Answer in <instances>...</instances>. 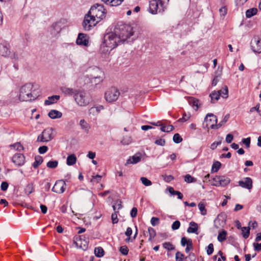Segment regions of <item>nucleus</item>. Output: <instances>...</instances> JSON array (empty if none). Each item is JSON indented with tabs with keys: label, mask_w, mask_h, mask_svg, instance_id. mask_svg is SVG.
<instances>
[{
	"label": "nucleus",
	"mask_w": 261,
	"mask_h": 261,
	"mask_svg": "<svg viewBox=\"0 0 261 261\" xmlns=\"http://www.w3.org/2000/svg\"><path fill=\"white\" fill-rule=\"evenodd\" d=\"M106 12L103 6L96 4L92 6L85 17L83 27L85 30H90L106 16Z\"/></svg>",
	"instance_id": "obj_1"
},
{
	"label": "nucleus",
	"mask_w": 261,
	"mask_h": 261,
	"mask_svg": "<svg viewBox=\"0 0 261 261\" xmlns=\"http://www.w3.org/2000/svg\"><path fill=\"white\" fill-rule=\"evenodd\" d=\"M117 35L114 30L105 35L104 41L100 46L101 53L107 54L121 43Z\"/></svg>",
	"instance_id": "obj_2"
},
{
	"label": "nucleus",
	"mask_w": 261,
	"mask_h": 261,
	"mask_svg": "<svg viewBox=\"0 0 261 261\" xmlns=\"http://www.w3.org/2000/svg\"><path fill=\"white\" fill-rule=\"evenodd\" d=\"M38 96V93L31 83H27L21 87L20 90V100L28 101L35 99Z\"/></svg>",
	"instance_id": "obj_3"
},
{
	"label": "nucleus",
	"mask_w": 261,
	"mask_h": 261,
	"mask_svg": "<svg viewBox=\"0 0 261 261\" xmlns=\"http://www.w3.org/2000/svg\"><path fill=\"white\" fill-rule=\"evenodd\" d=\"M120 38V42L123 43L134 35L133 28L129 24L120 23L118 24L114 29Z\"/></svg>",
	"instance_id": "obj_4"
},
{
	"label": "nucleus",
	"mask_w": 261,
	"mask_h": 261,
	"mask_svg": "<svg viewBox=\"0 0 261 261\" xmlns=\"http://www.w3.org/2000/svg\"><path fill=\"white\" fill-rule=\"evenodd\" d=\"M169 2V0H151L149 3V12L152 14L164 12Z\"/></svg>",
	"instance_id": "obj_5"
},
{
	"label": "nucleus",
	"mask_w": 261,
	"mask_h": 261,
	"mask_svg": "<svg viewBox=\"0 0 261 261\" xmlns=\"http://www.w3.org/2000/svg\"><path fill=\"white\" fill-rule=\"evenodd\" d=\"M55 137L54 131L52 128H46L38 136L37 141L45 143L51 141Z\"/></svg>",
	"instance_id": "obj_6"
},
{
	"label": "nucleus",
	"mask_w": 261,
	"mask_h": 261,
	"mask_svg": "<svg viewBox=\"0 0 261 261\" xmlns=\"http://www.w3.org/2000/svg\"><path fill=\"white\" fill-rule=\"evenodd\" d=\"M76 103L81 107L87 106L89 102V98L86 92L82 91H76L74 95Z\"/></svg>",
	"instance_id": "obj_7"
},
{
	"label": "nucleus",
	"mask_w": 261,
	"mask_h": 261,
	"mask_svg": "<svg viewBox=\"0 0 261 261\" xmlns=\"http://www.w3.org/2000/svg\"><path fill=\"white\" fill-rule=\"evenodd\" d=\"M205 121L208 129H218L221 126L220 123L217 124V117L213 114H208L205 118Z\"/></svg>",
	"instance_id": "obj_8"
},
{
	"label": "nucleus",
	"mask_w": 261,
	"mask_h": 261,
	"mask_svg": "<svg viewBox=\"0 0 261 261\" xmlns=\"http://www.w3.org/2000/svg\"><path fill=\"white\" fill-rule=\"evenodd\" d=\"M120 95L119 90L115 87H111L105 93L106 100L109 102L116 101Z\"/></svg>",
	"instance_id": "obj_9"
},
{
	"label": "nucleus",
	"mask_w": 261,
	"mask_h": 261,
	"mask_svg": "<svg viewBox=\"0 0 261 261\" xmlns=\"http://www.w3.org/2000/svg\"><path fill=\"white\" fill-rule=\"evenodd\" d=\"M251 47L255 53L261 52V39L258 36H255L251 41Z\"/></svg>",
	"instance_id": "obj_10"
},
{
	"label": "nucleus",
	"mask_w": 261,
	"mask_h": 261,
	"mask_svg": "<svg viewBox=\"0 0 261 261\" xmlns=\"http://www.w3.org/2000/svg\"><path fill=\"white\" fill-rule=\"evenodd\" d=\"M66 183L62 180H57L54 185L52 191L58 194L63 193L65 190Z\"/></svg>",
	"instance_id": "obj_11"
},
{
	"label": "nucleus",
	"mask_w": 261,
	"mask_h": 261,
	"mask_svg": "<svg viewBox=\"0 0 261 261\" xmlns=\"http://www.w3.org/2000/svg\"><path fill=\"white\" fill-rule=\"evenodd\" d=\"M12 161L17 166H21L25 163V157L22 153H16L12 158Z\"/></svg>",
	"instance_id": "obj_12"
},
{
	"label": "nucleus",
	"mask_w": 261,
	"mask_h": 261,
	"mask_svg": "<svg viewBox=\"0 0 261 261\" xmlns=\"http://www.w3.org/2000/svg\"><path fill=\"white\" fill-rule=\"evenodd\" d=\"M239 185L245 189L251 190L252 188V180L250 177H245L238 182Z\"/></svg>",
	"instance_id": "obj_13"
},
{
	"label": "nucleus",
	"mask_w": 261,
	"mask_h": 261,
	"mask_svg": "<svg viewBox=\"0 0 261 261\" xmlns=\"http://www.w3.org/2000/svg\"><path fill=\"white\" fill-rule=\"evenodd\" d=\"M88 43L89 41L87 39V36L82 33L79 34L76 39V43L79 45L87 46L88 45Z\"/></svg>",
	"instance_id": "obj_14"
},
{
	"label": "nucleus",
	"mask_w": 261,
	"mask_h": 261,
	"mask_svg": "<svg viewBox=\"0 0 261 261\" xmlns=\"http://www.w3.org/2000/svg\"><path fill=\"white\" fill-rule=\"evenodd\" d=\"M60 96L59 95L49 96L47 99L45 100L44 104L45 105H50L55 103L60 99Z\"/></svg>",
	"instance_id": "obj_15"
},
{
	"label": "nucleus",
	"mask_w": 261,
	"mask_h": 261,
	"mask_svg": "<svg viewBox=\"0 0 261 261\" xmlns=\"http://www.w3.org/2000/svg\"><path fill=\"white\" fill-rule=\"evenodd\" d=\"M141 155H138L137 154L133 155V156L129 158L125 163V165L131 164H136L139 162L141 161Z\"/></svg>",
	"instance_id": "obj_16"
},
{
	"label": "nucleus",
	"mask_w": 261,
	"mask_h": 261,
	"mask_svg": "<svg viewBox=\"0 0 261 261\" xmlns=\"http://www.w3.org/2000/svg\"><path fill=\"white\" fill-rule=\"evenodd\" d=\"M93 71L95 74L93 76L92 78L95 79H98L99 82L101 81L103 79V72L97 67H95L93 68Z\"/></svg>",
	"instance_id": "obj_17"
},
{
	"label": "nucleus",
	"mask_w": 261,
	"mask_h": 261,
	"mask_svg": "<svg viewBox=\"0 0 261 261\" xmlns=\"http://www.w3.org/2000/svg\"><path fill=\"white\" fill-rule=\"evenodd\" d=\"M48 115L51 119H54L61 118L62 113L58 110H51L49 112Z\"/></svg>",
	"instance_id": "obj_18"
},
{
	"label": "nucleus",
	"mask_w": 261,
	"mask_h": 261,
	"mask_svg": "<svg viewBox=\"0 0 261 261\" xmlns=\"http://www.w3.org/2000/svg\"><path fill=\"white\" fill-rule=\"evenodd\" d=\"M220 186L224 187L230 183V179L225 176H219Z\"/></svg>",
	"instance_id": "obj_19"
},
{
	"label": "nucleus",
	"mask_w": 261,
	"mask_h": 261,
	"mask_svg": "<svg viewBox=\"0 0 261 261\" xmlns=\"http://www.w3.org/2000/svg\"><path fill=\"white\" fill-rule=\"evenodd\" d=\"M258 12V9L256 8H252L246 10L245 15L246 18H250L252 16L255 15Z\"/></svg>",
	"instance_id": "obj_20"
},
{
	"label": "nucleus",
	"mask_w": 261,
	"mask_h": 261,
	"mask_svg": "<svg viewBox=\"0 0 261 261\" xmlns=\"http://www.w3.org/2000/svg\"><path fill=\"white\" fill-rule=\"evenodd\" d=\"M198 225L197 223L194 222H191L190 223V226L187 229V231L189 233H195L198 234L197 230H198Z\"/></svg>",
	"instance_id": "obj_21"
},
{
	"label": "nucleus",
	"mask_w": 261,
	"mask_h": 261,
	"mask_svg": "<svg viewBox=\"0 0 261 261\" xmlns=\"http://www.w3.org/2000/svg\"><path fill=\"white\" fill-rule=\"evenodd\" d=\"M103 109V107L102 106H99L97 107H94L91 108L89 110V113L90 114H92L93 115H97L100 111Z\"/></svg>",
	"instance_id": "obj_22"
},
{
	"label": "nucleus",
	"mask_w": 261,
	"mask_h": 261,
	"mask_svg": "<svg viewBox=\"0 0 261 261\" xmlns=\"http://www.w3.org/2000/svg\"><path fill=\"white\" fill-rule=\"evenodd\" d=\"M77 159L74 154H70L67 158V164L71 166L75 164Z\"/></svg>",
	"instance_id": "obj_23"
},
{
	"label": "nucleus",
	"mask_w": 261,
	"mask_h": 261,
	"mask_svg": "<svg viewBox=\"0 0 261 261\" xmlns=\"http://www.w3.org/2000/svg\"><path fill=\"white\" fill-rule=\"evenodd\" d=\"M105 4L111 6H116L121 4L123 0H101Z\"/></svg>",
	"instance_id": "obj_24"
},
{
	"label": "nucleus",
	"mask_w": 261,
	"mask_h": 261,
	"mask_svg": "<svg viewBox=\"0 0 261 261\" xmlns=\"http://www.w3.org/2000/svg\"><path fill=\"white\" fill-rule=\"evenodd\" d=\"M61 90L62 92L66 95H74L75 93L76 92L72 88H69L66 87H62L61 88Z\"/></svg>",
	"instance_id": "obj_25"
},
{
	"label": "nucleus",
	"mask_w": 261,
	"mask_h": 261,
	"mask_svg": "<svg viewBox=\"0 0 261 261\" xmlns=\"http://www.w3.org/2000/svg\"><path fill=\"white\" fill-rule=\"evenodd\" d=\"M105 251L101 247H97L95 248L94 254L98 257H101L104 255Z\"/></svg>",
	"instance_id": "obj_26"
},
{
	"label": "nucleus",
	"mask_w": 261,
	"mask_h": 261,
	"mask_svg": "<svg viewBox=\"0 0 261 261\" xmlns=\"http://www.w3.org/2000/svg\"><path fill=\"white\" fill-rule=\"evenodd\" d=\"M220 95L218 91H213L211 94L210 97L211 98V100L213 102H215L217 101L220 98Z\"/></svg>",
	"instance_id": "obj_27"
},
{
	"label": "nucleus",
	"mask_w": 261,
	"mask_h": 261,
	"mask_svg": "<svg viewBox=\"0 0 261 261\" xmlns=\"http://www.w3.org/2000/svg\"><path fill=\"white\" fill-rule=\"evenodd\" d=\"M80 125L81 128L85 131H88L90 128L89 124L84 119H81L80 120Z\"/></svg>",
	"instance_id": "obj_28"
},
{
	"label": "nucleus",
	"mask_w": 261,
	"mask_h": 261,
	"mask_svg": "<svg viewBox=\"0 0 261 261\" xmlns=\"http://www.w3.org/2000/svg\"><path fill=\"white\" fill-rule=\"evenodd\" d=\"M227 234V231L225 230L220 232L218 236V240L220 242H223L226 239Z\"/></svg>",
	"instance_id": "obj_29"
},
{
	"label": "nucleus",
	"mask_w": 261,
	"mask_h": 261,
	"mask_svg": "<svg viewBox=\"0 0 261 261\" xmlns=\"http://www.w3.org/2000/svg\"><path fill=\"white\" fill-rule=\"evenodd\" d=\"M220 96L223 98H227L228 97V90L227 86H225L222 89L218 91Z\"/></svg>",
	"instance_id": "obj_30"
},
{
	"label": "nucleus",
	"mask_w": 261,
	"mask_h": 261,
	"mask_svg": "<svg viewBox=\"0 0 261 261\" xmlns=\"http://www.w3.org/2000/svg\"><path fill=\"white\" fill-rule=\"evenodd\" d=\"M169 193L172 195H177L178 197V198L181 199L183 197V195L181 192L177 191H175L174 189L172 187H170L169 188Z\"/></svg>",
	"instance_id": "obj_31"
},
{
	"label": "nucleus",
	"mask_w": 261,
	"mask_h": 261,
	"mask_svg": "<svg viewBox=\"0 0 261 261\" xmlns=\"http://www.w3.org/2000/svg\"><path fill=\"white\" fill-rule=\"evenodd\" d=\"M242 234L245 239L248 238L250 234V227H243L241 228Z\"/></svg>",
	"instance_id": "obj_32"
},
{
	"label": "nucleus",
	"mask_w": 261,
	"mask_h": 261,
	"mask_svg": "<svg viewBox=\"0 0 261 261\" xmlns=\"http://www.w3.org/2000/svg\"><path fill=\"white\" fill-rule=\"evenodd\" d=\"M34 191V186L33 184H29L25 188V192L29 195Z\"/></svg>",
	"instance_id": "obj_33"
},
{
	"label": "nucleus",
	"mask_w": 261,
	"mask_h": 261,
	"mask_svg": "<svg viewBox=\"0 0 261 261\" xmlns=\"http://www.w3.org/2000/svg\"><path fill=\"white\" fill-rule=\"evenodd\" d=\"M198 208L200 211L202 215H205L207 213V211L205 208V205L203 203L200 202L198 205Z\"/></svg>",
	"instance_id": "obj_34"
},
{
	"label": "nucleus",
	"mask_w": 261,
	"mask_h": 261,
	"mask_svg": "<svg viewBox=\"0 0 261 261\" xmlns=\"http://www.w3.org/2000/svg\"><path fill=\"white\" fill-rule=\"evenodd\" d=\"M189 102L193 107H196L197 109L198 108L199 100L198 99L193 97H190Z\"/></svg>",
	"instance_id": "obj_35"
},
{
	"label": "nucleus",
	"mask_w": 261,
	"mask_h": 261,
	"mask_svg": "<svg viewBox=\"0 0 261 261\" xmlns=\"http://www.w3.org/2000/svg\"><path fill=\"white\" fill-rule=\"evenodd\" d=\"M11 147L14 150H18L19 151H21L24 149L22 144L19 142L14 144L13 145H11Z\"/></svg>",
	"instance_id": "obj_36"
},
{
	"label": "nucleus",
	"mask_w": 261,
	"mask_h": 261,
	"mask_svg": "<svg viewBox=\"0 0 261 261\" xmlns=\"http://www.w3.org/2000/svg\"><path fill=\"white\" fill-rule=\"evenodd\" d=\"M43 162V159L41 156H38L35 158V161L33 164L34 168L38 167Z\"/></svg>",
	"instance_id": "obj_37"
},
{
	"label": "nucleus",
	"mask_w": 261,
	"mask_h": 261,
	"mask_svg": "<svg viewBox=\"0 0 261 261\" xmlns=\"http://www.w3.org/2000/svg\"><path fill=\"white\" fill-rule=\"evenodd\" d=\"M174 129L173 126L172 125H163L161 127V129L164 132H170Z\"/></svg>",
	"instance_id": "obj_38"
},
{
	"label": "nucleus",
	"mask_w": 261,
	"mask_h": 261,
	"mask_svg": "<svg viewBox=\"0 0 261 261\" xmlns=\"http://www.w3.org/2000/svg\"><path fill=\"white\" fill-rule=\"evenodd\" d=\"M221 166V164L218 161L214 163L212 166V170L213 172H217Z\"/></svg>",
	"instance_id": "obj_39"
},
{
	"label": "nucleus",
	"mask_w": 261,
	"mask_h": 261,
	"mask_svg": "<svg viewBox=\"0 0 261 261\" xmlns=\"http://www.w3.org/2000/svg\"><path fill=\"white\" fill-rule=\"evenodd\" d=\"M140 180L141 181L143 185L145 186H150L152 185V182L148 179L146 177H141L140 178Z\"/></svg>",
	"instance_id": "obj_40"
},
{
	"label": "nucleus",
	"mask_w": 261,
	"mask_h": 261,
	"mask_svg": "<svg viewBox=\"0 0 261 261\" xmlns=\"http://www.w3.org/2000/svg\"><path fill=\"white\" fill-rule=\"evenodd\" d=\"M185 181L188 183L195 182L196 179L191 176L190 174H187L185 176Z\"/></svg>",
	"instance_id": "obj_41"
},
{
	"label": "nucleus",
	"mask_w": 261,
	"mask_h": 261,
	"mask_svg": "<svg viewBox=\"0 0 261 261\" xmlns=\"http://www.w3.org/2000/svg\"><path fill=\"white\" fill-rule=\"evenodd\" d=\"M148 231L149 234V240H151L152 239H153L155 237V236L156 235L155 230H154V228L150 227L148 228Z\"/></svg>",
	"instance_id": "obj_42"
},
{
	"label": "nucleus",
	"mask_w": 261,
	"mask_h": 261,
	"mask_svg": "<svg viewBox=\"0 0 261 261\" xmlns=\"http://www.w3.org/2000/svg\"><path fill=\"white\" fill-rule=\"evenodd\" d=\"M193 243L191 239H188L186 237H182L181 239V245L182 246H187L189 243Z\"/></svg>",
	"instance_id": "obj_43"
},
{
	"label": "nucleus",
	"mask_w": 261,
	"mask_h": 261,
	"mask_svg": "<svg viewBox=\"0 0 261 261\" xmlns=\"http://www.w3.org/2000/svg\"><path fill=\"white\" fill-rule=\"evenodd\" d=\"M58 165V162L57 161H50L47 163V167L49 168H55Z\"/></svg>",
	"instance_id": "obj_44"
},
{
	"label": "nucleus",
	"mask_w": 261,
	"mask_h": 261,
	"mask_svg": "<svg viewBox=\"0 0 261 261\" xmlns=\"http://www.w3.org/2000/svg\"><path fill=\"white\" fill-rule=\"evenodd\" d=\"M118 211H115L114 213L112 214L111 219L112 223L113 224L117 223L118 222V218L117 217Z\"/></svg>",
	"instance_id": "obj_45"
},
{
	"label": "nucleus",
	"mask_w": 261,
	"mask_h": 261,
	"mask_svg": "<svg viewBox=\"0 0 261 261\" xmlns=\"http://www.w3.org/2000/svg\"><path fill=\"white\" fill-rule=\"evenodd\" d=\"M212 185L216 187H219V176H215L212 179V181L211 182Z\"/></svg>",
	"instance_id": "obj_46"
},
{
	"label": "nucleus",
	"mask_w": 261,
	"mask_h": 261,
	"mask_svg": "<svg viewBox=\"0 0 261 261\" xmlns=\"http://www.w3.org/2000/svg\"><path fill=\"white\" fill-rule=\"evenodd\" d=\"M163 246L165 249H167L168 250H172L174 248L173 245L169 242H165L163 243Z\"/></svg>",
	"instance_id": "obj_47"
},
{
	"label": "nucleus",
	"mask_w": 261,
	"mask_h": 261,
	"mask_svg": "<svg viewBox=\"0 0 261 261\" xmlns=\"http://www.w3.org/2000/svg\"><path fill=\"white\" fill-rule=\"evenodd\" d=\"M190 118V115L189 114L184 113L182 115V118L178 119V121L180 122H184L187 121Z\"/></svg>",
	"instance_id": "obj_48"
},
{
	"label": "nucleus",
	"mask_w": 261,
	"mask_h": 261,
	"mask_svg": "<svg viewBox=\"0 0 261 261\" xmlns=\"http://www.w3.org/2000/svg\"><path fill=\"white\" fill-rule=\"evenodd\" d=\"M119 251L123 255H126L128 254V248L126 245L122 246L120 247Z\"/></svg>",
	"instance_id": "obj_49"
},
{
	"label": "nucleus",
	"mask_w": 261,
	"mask_h": 261,
	"mask_svg": "<svg viewBox=\"0 0 261 261\" xmlns=\"http://www.w3.org/2000/svg\"><path fill=\"white\" fill-rule=\"evenodd\" d=\"M173 140L174 142L179 143L182 141V139L178 134H175L173 136Z\"/></svg>",
	"instance_id": "obj_50"
},
{
	"label": "nucleus",
	"mask_w": 261,
	"mask_h": 261,
	"mask_svg": "<svg viewBox=\"0 0 261 261\" xmlns=\"http://www.w3.org/2000/svg\"><path fill=\"white\" fill-rule=\"evenodd\" d=\"M176 261H183L184 259V255L180 252H177L175 255Z\"/></svg>",
	"instance_id": "obj_51"
},
{
	"label": "nucleus",
	"mask_w": 261,
	"mask_h": 261,
	"mask_svg": "<svg viewBox=\"0 0 261 261\" xmlns=\"http://www.w3.org/2000/svg\"><path fill=\"white\" fill-rule=\"evenodd\" d=\"M214 251V246L212 243L210 244L206 248V253L208 255H211Z\"/></svg>",
	"instance_id": "obj_52"
},
{
	"label": "nucleus",
	"mask_w": 261,
	"mask_h": 261,
	"mask_svg": "<svg viewBox=\"0 0 261 261\" xmlns=\"http://www.w3.org/2000/svg\"><path fill=\"white\" fill-rule=\"evenodd\" d=\"M101 179V176L99 175H96L95 176H93L92 178L91 179V182L98 183L100 182Z\"/></svg>",
	"instance_id": "obj_53"
},
{
	"label": "nucleus",
	"mask_w": 261,
	"mask_h": 261,
	"mask_svg": "<svg viewBox=\"0 0 261 261\" xmlns=\"http://www.w3.org/2000/svg\"><path fill=\"white\" fill-rule=\"evenodd\" d=\"M150 222L151 225L154 226L159 224L160 220L157 217H152L151 219Z\"/></svg>",
	"instance_id": "obj_54"
},
{
	"label": "nucleus",
	"mask_w": 261,
	"mask_h": 261,
	"mask_svg": "<svg viewBox=\"0 0 261 261\" xmlns=\"http://www.w3.org/2000/svg\"><path fill=\"white\" fill-rule=\"evenodd\" d=\"M180 226V223L179 221H174L172 225V229L173 230L178 229Z\"/></svg>",
	"instance_id": "obj_55"
},
{
	"label": "nucleus",
	"mask_w": 261,
	"mask_h": 261,
	"mask_svg": "<svg viewBox=\"0 0 261 261\" xmlns=\"http://www.w3.org/2000/svg\"><path fill=\"white\" fill-rule=\"evenodd\" d=\"M48 150V147L46 146H42L39 148L38 151L40 154L45 153Z\"/></svg>",
	"instance_id": "obj_56"
},
{
	"label": "nucleus",
	"mask_w": 261,
	"mask_h": 261,
	"mask_svg": "<svg viewBox=\"0 0 261 261\" xmlns=\"http://www.w3.org/2000/svg\"><path fill=\"white\" fill-rule=\"evenodd\" d=\"M253 245L255 251H259L261 250V243H254Z\"/></svg>",
	"instance_id": "obj_57"
},
{
	"label": "nucleus",
	"mask_w": 261,
	"mask_h": 261,
	"mask_svg": "<svg viewBox=\"0 0 261 261\" xmlns=\"http://www.w3.org/2000/svg\"><path fill=\"white\" fill-rule=\"evenodd\" d=\"M125 234L126 236H127L128 237V239H127L126 240H129L130 239V236L132 235V229L130 227H127V229H126V230L125 232Z\"/></svg>",
	"instance_id": "obj_58"
},
{
	"label": "nucleus",
	"mask_w": 261,
	"mask_h": 261,
	"mask_svg": "<svg viewBox=\"0 0 261 261\" xmlns=\"http://www.w3.org/2000/svg\"><path fill=\"white\" fill-rule=\"evenodd\" d=\"M138 210L136 207H133L130 212V216L132 218H135L137 215Z\"/></svg>",
	"instance_id": "obj_59"
},
{
	"label": "nucleus",
	"mask_w": 261,
	"mask_h": 261,
	"mask_svg": "<svg viewBox=\"0 0 261 261\" xmlns=\"http://www.w3.org/2000/svg\"><path fill=\"white\" fill-rule=\"evenodd\" d=\"M242 142L247 147H249L250 144V138L243 139Z\"/></svg>",
	"instance_id": "obj_60"
},
{
	"label": "nucleus",
	"mask_w": 261,
	"mask_h": 261,
	"mask_svg": "<svg viewBox=\"0 0 261 261\" xmlns=\"http://www.w3.org/2000/svg\"><path fill=\"white\" fill-rule=\"evenodd\" d=\"M155 143L158 145L164 146L165 144L164 139H159L155 141Z\"/></svg>",
	"instance_id": "obj_61"
},
{
	"label": "nucleus",
	"mask_w": 261,
	"mask_h": 261,
	"mask_svg": "<svg viewBox=\"0 0 261 261\" xmlns=\"http://www.w3.org/2000/svg\"><path fill=\"white\" fill-rule=\"evenodd\" d=\"M219 12L221 15L225 16L227 13V9L225 7H222L219 9Z\"/></svg>",
	"instance_id": "obj_62"
},
{
	"label": "nucleus",
	"mask_w": 261,
	"mask_h": 261,
	"mask_svg": "<svg viewBox=\"0 0 261 261\" xmlns=\"http://www.w3.org/2000/svg\"><path fill=\"white\" fill-rule=\"evenodd\" d=\"M193 243H189L187 246H186V248L185 249V251L186 253H188L190 250H193Z\"/></svg>",
	"instance_id": "obj_63"
},
{
	"label": "nucleus",
	"mask_w": 261,
	"mask_h": 261,
	"mask_svg": "<svg viewBox=\"0 0 261 261\" xmlns=\"http://www.w3.org/2000/svg\"><path fill=\"white\" fill-rule=\"evenodd\" d=\"M233 137L232 135L230 134L227 135L226 137V142L228 143H231L233 140Z\"/></svg>",
	"instance_id": "obj_64"
}]
</instances>
